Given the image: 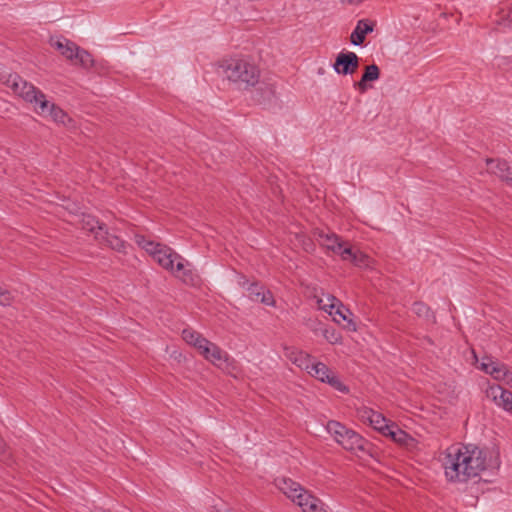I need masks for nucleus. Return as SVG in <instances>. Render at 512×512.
Masks as SVG:
<instances>
[{
	"mask_svg": "<svg viewBox=\"0 0 512 512\" xmlns=\"http://www.w3.org/2000/svg\"><path fill=\"white\" fill-rule=\"evenodd\" d=\"M443 467L451 482H466L486 469H498V453L474 444L452 445L445 451Z\"/></svg>",
	"mask_w": 512,
	"mask_h": 512,
	"instance_id": "1",
	"label": "nucleus"
},
{
	"mask_svg": "<svg viewBox=\"0 0 512 512\" xmlns=\"http://www.w3.org/2000/svg\"><path fill=\"white\" fill-rule=\"evenodd\" d=\"M135 242L147 251L164 269L179 277L184 283L195 285L198 276L188 269L189 263L170 247L148 240L144 235H135Z\"/></svg>",
	"mask_w": 512,
	"mask_h": 512,
	"instance_id": "2",
	"label": "nucleus"
},
{
	"mask_svg": "<svg viewBox=\"0 0 512 512\" xmlns=\"http://www.w3.org/2000/svg\"><path fill=\"white\" fill-rule=\"evenodd\" d=\"M5 84L11 88L15 94L33 104L38 114L43 116L48 115L55 122L65 123L67 114L64 110L48 101L41 90L24 80L18 74H9L5 80Z\"/></svg>",
	"mask_w": 512,
	"mask_h": 512,
	"instance_id": "3",
	"label": "nucleus"
},
{
	"mask_svg": "<svg viewBox=\"0 0 512 512\" xmlns=\"http://www.w3.org/2000/svg\"><path fill=\"white\" fill-rule=\"evenodd\" d=\"M224 76L240 89L254 87L260 79L259 68L248 59L232 58L221 65Z\"/></svg>",
	"mask_w": 512,
	"mask_h": 512,
	"instance_id": "4",
	"label": "nucleus"
},
{
	"mask_svg": "<svg viewBox=\"0 0 512 512\" xmlns=\"http://www.w3.org/2000/svg\"><path fill=\"white\" fill-rule=\"evenodd\" d=\"M308 373L338 391L348 392V388L343 385L339 378L322 362L313 363Z\"/></svg>",
	"mask_w": 512,
	"mask_h": 512,
	"instance_id": "5",
	"label": "nucleus"
},
{
	"mask_svg": "<svg viewBox=\"0 0 512 512\" xmlns=\"http://www.w3.org/2000/svg\"><path fill=\"white\" fill-rule=\"evenodd\" d=\"M317 305L320 310L327 312L333 316V320L340 323L341 320H347L351 323L352 320L347 318L345 312H350L348 308H345L339 301L332 295H326V298H317Z\"/></svg>",
	"mask_w": 512,
	"mask_h": 512,
	"instance_id": "6",
	"label": "nucleus"
},
{
	"mask_svg": "<svg viewBox=\"0 0 512 512\" xmlns=\"http://www.w3.org/2000/svg\"><path fill=\"white\" fill-rule=\"evenodd\" d=\"M303 512H327L324 503L302 488L292 499Z\"/></svg>",
	"mask_w": 512,
	"mask_h": 512,
	"instance_id": "7",
	"label": "nucleus"
},
{
	"mask_svg": "<svg viewBox=\"0 0 512 512\" xmlns=\"http://www.w3.org/2000/svg\"><path fill=\"white\" fill-rule=\"evenodd\" d=\"M488 172L512 187V166L504 159L487 158Z\"/></svg>",
	"mask_w": 512,
	"mask_h": 512,
	"instance_id": "8",
	"label": "nucleus"
},
{
	"mask_svg": "<svg viewBox=\"0 0 512 512\" xmlns=\"http://www.w3.org/2000/svg\"><path fill=\"white\" fill-rule=\"evenodd\" d=\"M357 416L363 421L368 422L375 430L385 434L391 423L381 414L372 409L364 408L357 410Z\"/></svg>",
	"mask_w": 512,
	"mask_h": 512,
	"instance_id": "9",
	"label": "nucleus"
},
{
	"mask_svg": "<svg viewBox=\"0 0 512 512\" xmlns=\"http://www.w3.org/2000/svg\"><path fill=\"white\" fill-rule=\"evenodd\" d=\"M327 431L334 437L337 443L346 450H352V431L338 421L331 420L327 423Z\"/></svg>",
	"mask_w": 512,
	"mask_h": 512,
	"instance_id": "10",
	"label": "nucleus"
},
{
	"mask_svg": "<svg viewBox=\"0 0 512 512\" xmlns=\"http://www.w3.org/2000/svg\"><path fill=\"white\" fill-rule=\"evenodd\" d=\"M486 395L503 410L509 412L512 409V392L510 390L500 385H491L486 390Z\"/></svg>",
	"mask_w": 512,
	"mask_h": 512,
	"instance_id": "11",
	"label": "nucleus"
},
{
	"mask_svg": "<svg viewBox=\"0 0 512 512\" xmlns=\"http://www.w3.org/2000/svg\"><path fill=\"white\" fill-rule=\"evenodd\" d=\"M199 353L209 362L214 365H219L226 362L229 358L228 354L223 351L218 345L207 339V344H204Z\"/></svg>",
	"mask_w": 512,
	"mask_h": 512,
	"instance_id": "12",
	"label": "nucleus"
},
{
	"mask_svg": "<svg viewBox=\"0 0 512 512\" xmlns=\"http://www.w3.org/2000/svg\"><path fill=\"white\" fill-rule=\"evenodd\" d=\"M320 238L321 244L325 246L327 249L332 250L333 252L338 253L343 257H345L346 255H352V246L344 245L337 235L333 233L321 234Z\"/></svg>",
	"mask_w": 512,
	"mask_h": 512,
	"instance_id": "13",
	"label": "nucleus"
},
{
	"mask_svg": "<svg viewBox=\"0 0 512 512\" xmlns=\"http://www.w3.org/2000/svg\"><path fill=\"white\" fill-rule=\"evenodd\" d=\"M376 22L369 19H361L354 27V46L364 44L366 36L374 31Z\"/></svg>",
	"mask_w": 512,
	"mask_h": 512,
	"instance_id": "14",
	"label": "nucleus"
},
{
	"mask_svg": "<svg viewBox=\"0 0 512 512\" xmlns=\"http://www.w3.org/2000/svg\"><path fill=\"white\" fill-rule=\"evenodd\" d=\"M51 46L57 49L68 60H74V53L77 50V45L66 38H52L50 40Z\"/></svg>",
	"mask_w": 512,
	"mask_h": 512,
	"instance_id": "15",
	"label": "nucleus"
},
{
	"mask_svg": "<svg viewBox=\"0 0 512 512\" xmlns=\"http://www.w3.org/2000/svg\"><path fill=\"white\" fill-rule=\"evenodd\" d=\"M379 76H380V70L377 65L372 64V65L366 66L364 74L362 75L360 81L357 84L354 83V87L358 86V88L362 92H364L367 90V88L372 87L371 85H368L367 83L377 80L379 78Z\"/></svg>",
	"mask_w": 512,
	"mask_h": 512,
	"instance_id": "16",
	"label": "nucleus"
},
{
	"mask_svg": "<svg viewBox=\"0 0 512 512\" xmlns=\"http://www.w3.org/2000/svg\"><path fill=\"white\" fill-rule=\"evenodd\" d=\"M333 68L338 74H352V52L339 54Z\"/></svg>",
	"mask_w": 512,
	"mask_h": 512,
	"instance_id": "17",
	"label": "nucleus"
},
{
	"mask_svg": "<svg viewBox=\"0 0 512 512\" xmlns=\"http://www.w3.org/2000/svg\"><path fill=\"white\" fill-rule=\"evenodd\" d=\"M182 338L187 344L192 345L198 351L204 344H207V338L203 337L199 332L191 328L183 329Z\"/></svg>",
	"mask_w": 512,
	"mask_h": 512,
	"instance_id": "18",
	"label": "nucleus"
},
{
	"mask_svg": "<svg viewBox=\"0 0 512 512\" xmlns=\"http://www.w3.org/2000/svg\"><path fill=\"white\" fill-rule=\"evenodd\" d=\"M277 487L291 500L299 491H302V487L298 483L289 478L278 479Z\"/></svg>",
	"mask_w": 512,
	"mask_h": 512,
	"instance_id": "19",
	"label": "nucleus"
},
{
	"mask_svg": "<svg viewBox=\"0 0 512 512\" xmlns=\"http://www.w3.org/2000/svg\"><path fill=\"white\" fill-rule=\"evenodd\" d=\"M481 366L485 373L490 374L497 380L504 379L507 374L506 366L500 363H482Z\"/></svg>",
	"mask_w": 512,
	"mask_h": 512,
	"instance_id": "20",
	"label": "nucleus"
},
{
	"mask_svg": "<svg viewBox=\"0 0 512 512\" xmlns=\"http://www.w3.org/2000/svg\"><path fill=\"white\" fill-rule=\"evenodd\" d=\"M412 311L419 317L426 319L429 322L435 323L436 317L431 311L430 307L423 302H414L412 305Z\"/></svg>",
	"mask_w": 512,
	"mask_h": 512,
	"instance_id": "21",
	"label": "nucleus"
},
{
	"mask_svg": "<svg viewBox=\"0 0 512 512\" xmlns=\"http://www.w3.org/2000/svg\"><path fill=\"white\" fill-rule=\"evenodd\" d=\"M74 60L77 61L84 68H89L94 63L92 55L88 51L80 48L79 46H77V50L74 53Z\"/></svg>",
	"mask_w": 512,
	"mask_h": 512,
	"instance_id": "22",
	"label": "nucleus"
},
{
	"mask_svg": "<svg viewBox=\"0 0 512 512\" xmlns=\"http://www.w3.org/2000/svg\"><path fill=\"white\" fill-rule=\"evenodd\" d=\"M384 435L391 437L392 440L397 443H404L408 437V434L398 428V426L394 423H391L389 430H387Z\"/></svg>",
	"mask_w": 512,
	"mask_h": 512,
	"instance_id": "23",
	"label": "nucleus"
},
{
	"mask_svg": "<svg viewBox=\"0 0 512 512\" xmlns=\"http://www.w3.org/2000/svg\"><path fill=\"white\" fill-rule=\"evenodd\" d=\"M353 259H354V266H358V267L370 268L373 263V261L369 255H367L359 250H356L355 248H354Z\"/></svg>",
	"mask_w": 512,
	"mask_h": 512,
	"instance_id": "24",
	"label": "nucleus"
},
{
	"mask_svg": "<svg viewBox=\"0 0 512 512\" xmlns=\"http://www.w3.org/2000/svg\"><path fill=\"white\" fill-rule=\"evenodd\" d=\"M241 285L249 292L250 297L253 300H258L260 292L264 290V287L257 282L250 283L248 280L241 282Z\"/></svg>",
	"mask_w": 512,
	"mask_h": 512,
	"instance_id": "25",
	"label": "nucleus"
},
{
	"mask_svg": "<svg viewBox=\"0 0 512 512\" xmlns=\"http://www.w3.org/2000/svg\"><path fill=\"white\" fill-rule=\"evenodd\" d=\"M105 240L106 243L114 250L116 251H123L125 249V241H123L121 238H119L116 235L110 234L105 231Z\"/></svg>",
	"mask_w": 512,
	"mask_h": 512,
	"instance_id": "26",
	"label": "nucleus"
},
{
	"mask_svg": "<svg viewBox=\"0 0 512 512\" xmlns=\"http://www.w3.org/2000/svg\"><path fill=\"white\" fill-rule=\"evenodd\" d=\"M311 355H309L308 353L302 351L300 353V355L295 358V361L293 364H295L296 366H298L299 368L301 369H304L308 372V370L310 369L311 365L313 364L311 362Z\"/></svg>",
	"mask_w": 512,
	"mask_h": 512,
	"instance_id": "27",
	"label": "nucleus"
},
{
	"mask_svg": "<svg viewBox=\"0 0 512 512\" xmlns=\"http://www.w3.org/2000/svg\"><path fill=\"white\" fill-rule=\"evenodd\" d=\"M86 227L90 232L95 233L97 237L105 230V225L94 218H89L86 222Z\"/></svg>",
	"mask_w": 512,
	"mask_h": 512,
	"instance_id": "28",
	"label": "nucleus"
},
{
	"mask_svg": "<svg viewBox=\"0 0 512 512\" xmlns=\"http://www.w3.org/2000/svg\"><path fill=\"white\" fill-rule=\"evenodd\" d=\"M322 334L325 337V339L331 344L339 343L341 340V336L333 328H323Z\"/></svg>",
	"mask_w": 512,
	"mask_h": 512,
	"instance_id": "29",
	"label": "nucleus"
},
{
	"mask_svg": "<svg viewBox=\"0 0 512 512\" xmlns=\"http://www.w3.org/2000/svg\"><path fill=\"white\" fill-rule=\"evenodd\" d=\"M13 301L12 293L0 286V305L9 306Z\"/></svg>",
	"mask_w": 512,
	"mask_h": 512,
	"instance_id": "30",
	"label": "nucleus"
},
{
	"mask_svg": "<svg viewBox=\"0 0 512 512\" xmlns=\"http://www.w3.org/2000/svg\"><path fill=\"white\" fill-rule=\"evenodd\" d=\"M258 300L267 306L275 305L273 294L269 290H266L265 288L263 291L260 292V297L258 298Z\"/></svg>",
	"mask_w": 512,
	"mask_h": 512,
	"instance_id": "31",
	"label": "nucleus"
},
{
	"mask_svg": "<svg viewBox=\"0 0 512 512\" xmlns=\"http://www.w3.org/2000/svg\"><path fill=\"white\" fill-rule=\"evenodd\" d=\"M302 351L298 350L295 347H285L284 355L287 359H289L292 363H294L295 358H297Z\"/></svg>",
	"mask_w": 512,
	"mask_h": 512,
	"instance_id": "32",
	"label": "nucleus"
},
{
	"mask_svg": "<svg viewBox=\"0 0 512 512\" xmlns=\"http://www.w3.org/2000/svg\"><path fill=\"white\" fill-rule=\"evenodd\" d=\"M354 449L357 448L361 451H364L363 439L360 435L354 432Z\"/></svg>",
	"mask_w": 512,
	"mask_h": 512,
	"instance_id": "33",
	"label": "nucleus"
},
{
	"mask_svg": "<svg viewBox=\"0 0 512 512\" xmlns=\"http://www.w3.org/2000/svg\"><path fill=\"white\" fill-rule=\"evenodd\" d=\"M5 442L0 438V457L5 456Z\"/></svg>",
	"mask_w": 512,
	"mask_h": 512,
	"instance_id": "34",
	"label": "nucleus"
},
{
	"mask_svg": "<svg viewBox=\"0 0 512 512\" xmlns=\"http://www.w3.org/2000/svg\"><path fill=\"white\" fill-rule=\"evenodd\" d=\"M358 67V57L357 55L354 53V71L357 69Z\"/></svg>",
	"mask_w": 512,
	"mask_h": 512,
	"instance_id": "35",
	"label": "nucleus"
},
{
	"mask_svg": "<svg viewBox=\"0 0 512 512\" xmlns=\"http://www.w3.org/2000/svg\"><path fill=\"white\" fill-rule=\"evenodd\" d=\"M94 512H110V511L99 508V509H96Z\"/></svg>",
	"mask_w": 512,
	"mask_h": 512,
	"instance_id": "36",
	"label": "nucleus"
},
{
	"mask_svg": "<svg viewBox=\"0 0 512 512\" xmlns=\"http://www.w3.org/2000/svg\"><path fill=\"white\" fill-rule=\"evenodd\" d=\"M343 3L352 4V0H341Z\"/></svg>",
	"mask_w": 512,
	"mask_h": 512,
	"instance_id": "37",
	"label": "nucleus"
},
{
	"mask_svg": "<svg viewBox=\"0 0 512 512\" xmlns=\"http://www.w3.org/2000/svg\"><path fill=\"white\" fill-rule=\"evenodd\" d=\"M361 1H362V0H354V3H355V2H358V3H359V2H361Z\"/></svg>",
	"mask_w": 512,
	"mask_h": 512,
	"instance_id": "38",
	"label": "nucleus"
},
{
	"mask_svg": "<svg viewBox=\"0 0 512 512\" xmlns=\"http://www.w3.org/2000/svg\"><path fill=\"white\" fill-rule=\"evenodd\" d=\"M509 413H511V414H512V409L509 411Z\"/></svg>",
	"mask_w": 512,
	"mask_h": 512,
	"instance_id": "39",
	"label": "nucleus"
}]
</instances>
